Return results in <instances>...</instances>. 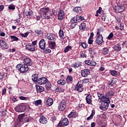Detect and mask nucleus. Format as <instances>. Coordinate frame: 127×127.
<instances>
[{"label":"nucleus","instance_id":"nucleus-53","mask_svg":"<svg viewBox=\"0 0 127 127\" xmlns=\"http://www.w3.org/2000/svg\"><path fill=\"white\" fill-rule=\"evenodd\" d=\"M96 65H97V63H96V62H95L94 61H91L89 66H92V67H94V66H96Z\"/></svg>","mask_w":127,"mask_h":127},{"label":"nucleus","instance_id":"nucleus-38","mask_svg":"<svg viewBox=\"0 0 127 127\" xmlns=\"http://www.w3.org/2000/svg\"><path fill=\"white\" fill-rule=\"evenodd\" d=\"M57 83L59 85H63V86H64V85L66 84V80L64 79H60L58 81Z\"/></svg>","mask_w":127,"mask_h":127},{"label":"nucleus","instance_id":"nucleus-39","mask_svg":"<svg viewBox=\"0 0 127 127\" xmlns=\"http://www.w3.org/2000/svg\"><path fill=\"white\" fill-rule=\"evenodd\" d=\"M41 104H42V100H41V99L36 100L34 102L35 106H39V105H41Z\"/></svg>","mask_w":127,"mask_h":127},{"label":"nucleus","instance_id":"nucleus-28","mask_svg":"<svg viewBox=\"0 0 127 127\" xmlns=\"http://www.w3.org/2000/svg\"><path fill=\"white\" fill-rule=\"evenodd\" d=\"M97 96L99 99H102L103 101L105 100H109V99L106 98V95L103 94L102 93L97 92Z\"/></svg>","mask_w":127,"mask_h":127},{"label":"nucleus","instance_id":"nucleus-15","mask_svg":"<svg viewBox=\"0 0 127 127\" xmlns=\"http://www.w3.org/2000/svg\"><path fill=\"white\" fill-rule=\"evenodd\" d=\"M114 95H115V91L114 90H109L105 94V98L110 100Z\"/></svg>","mask_w":127,"mask_h":127},{"label":"nucleus","instance_id":"nucleus-2","mask_svg":"<svg viewBox=\"0 0 127 127\" xmlns=\"http://www.w3.org/2000/svg\"><path fill=\"white\" fill-rule=\"evenodd\" d=\"M16 69L18 70L20 73H26L28 70H29V68L28 66L24 64H19L16 66Z\"/></svg>","mask_w":127,"mask_h":127},{"label":"nucleus","instance_id":"nucleus-48","mask_svg":"<svg viewBox=\"0 0 127 127\" xmlns=\"http://www.w3.org/2000/svg\"><path fill=\"white\" fill-rule=\"evenodd\" d=\"M10 38L13 40V41H18L19 39L15 36H10Z\"/></svg>","mask_w":127,"mask_h":127},{"label":"nucleus","instance_id":"nucleus-42","mask_svg":"<svg viewBox=\"0 0 127 127\" xmlns=\"http://www.w3.org/2000/svg\"><path fill=\"white\" fill-rule=\"evenodd\" d=\"M8 8L9 10H14L15 9V5L13 4H10L9 5Z\"/></svg>","mask_w":127,"mask_h":127},{"label":"nucleus","instance_id":"nucleus-33","mask_svg":"<svg viewBox=\"0 0 127 127\" xmlns=\"http://www.w3.org/2000/svg\"><path fill=\"white\" fill-rule=\"evenodd\" d=\"M59 35L61 39H64L65 38V36H64V31H63V30H60L59 32Z\"/></svg>","mask_w":127,"mask_h":127},{"label":"nucleus","instance_id":"nucleus-17","mask_svg":"<svg viewBox=\"0 0 127 127\" xmlns=\"http://www.w3.org/2000/svg\"><path fill=\"white\" fill-rule=\"evenodd\" d=\"M64 16H65V13L64 12V10H63V9L60 10L59 11V14L58 15V18L59 20H63Z\"/></svg>","mask_w":127,"mask_h":127},{"label":"nucleus","instance_id":"nucleus-12","mask_svg":"<svg viewBox=\"0 0 127 127\" xmlns=\"http://www.w3.org/2000/svg\"><path fill=\"white\" fill-rule=\"evenodd\" d=\"M82 77H83L84 78H86V77H88L90 74H91V72L90 71V69H84L80 71Z\"/></svg>","mask_w":127,"mask_h":127},{"label":"nucleus","instance_id":"nucleus-20","mask_svg":"<svg viewBox=\"0 0 127 127\" xmlns=\"http://www.w3.org/2000/svg\"><path fill=\"white\" fill-rule=\"evenodd\" d=\"M85 100L86 101L87 104L88 105H92L93 103V100H92V95L89 94L85 97Z\"/></svg>","mask_w":127,"mask_h":127},{"label":"nucleus","instance_id":"nucleus-41","mask_svg":"<svg viewBox=\"0 0 127 127\" xmlns=\"http://www.w3.org/2000/svg\"><path fill=\"white\" fill-rule=\"evenodd\" d=\"M102 54H104V55H107V54L109 53V49L107 48H104L102 50Z\"/></svg>","mask_w":127,"mask_h":127},{"label":"nucleus","instance_id":"nucleus-55","mask_svg":"<svg viewBox=\"0 0 127 127\" xmlns=\"http://www.w3.org/2000/svg\"><path fill=\"white\" fill-rule=\"evenodd\" d=\"M35 32H36V33H37L39 35H41V34H42V33H43V32H42V30H35Z\"/></svg>","mask_w":127,"mask_h":127},{"label":"nucleus","instance_id":"nucleus-7","mask_svg":"<svg viewBox=\"0 0 127 127\" xmlns=\"http://www.w3.org/2000/svg\"><path fill=\"white\" fill-rule=\"evenodd\" d=\"M126 8V6L125 5H117L114 7V9L116 12H123L124 10H125Z\"/></svg>","mask_w":127,"mask_h":127},{"label":"nucleus","instance_id":"nucleus-34","mask_svg":"<svg viewBox=\"0 0 127 127\" xmlns=\"http://www.w3.org/2000/svg\"><path fill=\"white\" fill-rule=\"evenodd\" d=\"M80 65H81V64H80L79 62H77L73 63V64H71V67H73V68L76 69L77 68H79V67H80Z\"/></svg>","mask_w":127,"mask_h":127},{"label":"nucleus","instance_id":"nucleus-22","mask_svg":"<svg viewBox=\"0 0 127 127\" xmlns=\"http://www.w3.org/2000/svg\"><path fill=\"white\" fill-rule=\"evenodd\" d=\"M48 44L51 49H55V47H56V42L55 40L49 41Z\"/></svg>","mask_w":127,"mask_h":127},{"label":"nucleus","instance_id":"nucleus-10","mask_svg":"<svg viewBox=\"0 0 127 127\" xmlns=\"http://www.w3.org/2000/svg\"><path fill=\"white\" fill-rule=\"evenodd\" d=\"M15 111L17 113H22L25 111V105H19L14 108Z\"/></svg>","mask_w":127,"mask_h":127},{"label":"nucleus","instance_id":"nucleus-21","mask_svg":"<svg viewBox=\"0 0 127 127\" xmlns=\"http://www.w3.org/2000/svg\"><path fill=\"white\" fill-rule=\"evenodd\" d=\"M26 49L27 50H29V51H31V52H34L35 51V46L28 44V45H26Z\"/></svg>","mask_w":127,"mask_h":127},{"label":"nucleus","instance_id":"nucleus-3","mask_svg":"<svg viewBox=\"0 0 127 127\" xmlns=\"http://www.w3.org/2000/svg\"><path fill=\"white\" fill-rule=\"evenodd\" d=\"M111 103V100L108 99H105L103 100V101L102 102L101 104V106L99 107L100 110H101L102 111H107L109 108V105H110V103Z\"/></svg>","mask_w":127,"mask_h":127},{"label":"nucleus","instance_id":"nucleus-31","mask_svg":"<svg viewBox=\"0 0 127 127\" xmlns=\"http://www.w3.org/2000/svg\"><path fill=\"white\" fill-rule=\"evenodd\" d=\"M39 122L40 124H47V119H46L44 116H41L39 119Z\"/></svg>","mask_w":127,"mask_h":127},{"label":"nucleus","instance_id":"nucleus-43","mask_svg":"<svg viewBox=\"0 0 127 127\" xmlns=\"http://www.w3.org/2000/svg\"><path fill=\"white\" fill-rule=\"evenodd\" d=\"M71 49H72V47H71V46H67L64 50V53H67V52H69V51Z\"/></svg>","mask_w":127,"mask_h":127},{"label":"nucleus","instance_id":"nucleus-44","mask_svg":"<svg viewBox=\"0 0 127 127\" xmlns=\"http://www.w3.org/2000/svg\"><path fill=\"white\" fill-rule=\"evenodd\" d=\"M29 33H30V32H29V31H27L26 33H25L24 34L20 33V36H21V37H24V38H25L27 37V36H28V34H29Z\"/></svg>","mask_w":127,"mask_h":127},{"label":"nucleus","instance_id":"nucleus-40","mask_svg":"<svg viewBox=\"0 0 127 127\" xmlns=\"http://www.w3.org/2000/svg\"><path fill=\"white\" fill-rule=\"evenodd\" d=\"M7 76V74L4 72H0V80H2Z\"/></svg>","mask_w":127,"mask_h":127},{"label":"nucleus","instance_id":"nucleus-26","mask_svg":"<svg viewBox=\"0 0 127 127\" xmlns=\"http://www.w3.org/2000/svg\"><path fill=\"white\" fill-rule=\"evenodd\" d=\"M96 43L98 45H101L103 42H104V40L103 39L102 37H97L95 40Z\"/></svg>","mask_w":127,"mask_h":127},{"label":"nucleus","instance_id":"nucleus-23","mask_svg":"<svg viewBox=\"0 0 127 127\" xmlns=\"http://www.w3.org/2000/svg\"><path fill=\"white\" fill-rule=\"evenodd\" d=\"M98 49V47H93L89 48L88 49V52L89 54H91V55H94V54H96V50Z\"/></svg>","mask_w":127,"mask_h":127},{"label":"nucleus","instance_id":"nucleus-51","mask_svg":"<svg viewBox=\"0 0 127 127\" xmlns=\"http://www.w3.org/2000/svg\"><path fill=\"white\" fill-rule=\"evenodd\" d=\"M114 37V33L111 32L110 33L109 36L107 37V39H108V40H111V39Z\"/></svg>","mask_w":127,"mask_h":127},{"label":"nucleus","instance_id":"nucleus-5","mask_svg":"<svg viewBox=\"0 0 127 127\" xmlns=\"http://www.w3.org/2000/svg\"><path fill=\"white\" fill-rule=\"evenodd\" d=\"M66 105H67V103L66 102V100H63L59 104L58 106V109L60 112H63V111H65V109H66Z\"/></svg>","mask_w":127,"mask_h":127},{"label":"nucleus","instance_id":"nucleus-47","mask_svg":"<svg viewBox=\"0 0 127 127\" xmlns=\"http://www.w3.org/2000/svg\"><path fill=\"white\" fill-rule=\"evenodd\" d=\"M111 75L112 76H117L118 75V71L116 70H110Z\"/></svg>","mask_w":127,"mask_h":127},{"label":"nucleus","instance_id":"nucleus-25","mask_svg":"<svg viewBox=\"0 0 127 127\" xmlns=\"http://www.w3.org/2000/svg\"><path fill=\"white\" fill-rule=\"evenodd\" d=\"M36 90L38 93H42V92H44V90L45 89L41 86H39L38 85H36Z\"/></svg>","mask_w":127,"mask_h":127},{"label":"nucleus","instance_id":"nucleus-24","mask_svg":"<svg viewBox=\"0 0 127 127\" xmlns=\"http://www.w3.org/2000/svg\"><path fill=\"white\" fill-rule=\"evenodd\" d=\"M53 99L50 97H48L47 99H46V105L47 106L50 107V106H52V105H53Z\"/></svg>","mask_w":127,"mask_h":127},{"label":"nucleus","instance_id":"nucleus-11","mask_svg":"<svg viewBox=\"0 0 127 127\" xmlns=\"http://www.w3.org/2000/svg\"><path fill=\"white\" fill-rule=\"evenodd\" d=\"M38 45L40 49H42V50H44L46 47V42H45V40L44 39H42L40 40Z\"/></svg>","mask_w":127,"mask_h":127},{"label":"nucleus","instance_id":"nucleus-4","mask_svg":"<svg viewBox=\"0 0 127 127\" xmlns=\"http://www.w3.org/2000/svg\"><path fill=\"white\" fill-rule=\"evenodd\" d=\"M75 91H77L78 93H82L84 90V87H83V83L82 81H79L76 85L74 86Z\"/></svg>","mask_w":127,"mask_h":127},{"label":"nucleus","instance_id":"nucleus-62","mask_svg":"<svg viewBox=\"0 0 127 127\" xmlns=\"http://www.w3.org/2000/svg\"><path fill=\"white\" fill-rule=\"evenodd\" d=\"M91 61H92L86 60V61H85V64H87V65H89L90 66Z\"/></svg>","mask_w":127,"mask_h":127},{"label":"nucleus","instance_id":"nucleus-14","mask_svg":"<svg viewBox=\"0 0 127 127\" xmlns=\"http://www.w3.org/2000/svg\"><path fill=\"white\" fill-rule=\"evenodd\" d=\"M48 82V79L46 77H40L38 78L37 82L39 85H44Z\"/></svg>","mask_w":127,"mask_h":127},{"label":"nucleus","instance_id":"nucleus-60","mask_svg":"<svg viewBox=\"0 0 127 127\" xmlns=\"http://www.w3.org/2000/svg\"><path fill=\"white\" fill-rule=\"evenodd\" d=\"M5 93H6V88H5L2 90V96H4Z\"/></svg>","mask_w":127,"mask_h":127},{"label":"nucleus","instance_id":"nucleus-16","mask_svg":"<svg viewBox=\"0 0 127 127\" xmlns=\"http://www.w3.org/2000/svg\"><path fill=\"white\" fill-rule=\"evenodd\" d=\"M46 38L48 40H50V41L56 40V34L54 33L48 34Z\"/></svg>","mask_w":127,"mask_h":127},{"label":"nucleus","instance_id":"nucleus-61","mask_svg":"<svg viewBox=\"0 0 127 127\" xmlns=\"http://www.w3.org/2000/svg\"><path fill=\"white\" fill-rule=\"evenodd\" d=\"M28 122H29V118L27 117L24 119L23 123H28Z\"/></svg>","mask_w":127,"mask_h":127},{"label":"nucleus","instance_id":"nucleus-37","mask_svg":"<svg viewBox=\"0 0 127 127\" xmlns=\"http://www.w3.org/2000/svg\"><path fill=\"white\" fill-rule=\"evenodd\" d=\"M73 11L74 12L79 13V12H82V9L81 7H75L73 8Z\"/></svg>","mask_w":127,"mask_h":127},{"label":"nucleus","instance_id":"nucleus-27","mask_svg":"<svg viewBox=\"0 0 127 127\" xmlns=\"http://www.w3.org/2000/svg\"><path fill=\"white\" fill-rule=\"evenodd\" d=\"M32 80L34 83H37L38 82V74L35 73L31 76Z\"/></svg>","mask_w":127,"mask_h":127},{"label":"nucleus","instance_id":"nucleus-30","mask_svg":"<svg viewBox=\"0 0 127 127\" xmlns=\"http://www.w3.org/2000/svg\"><path fill=\"white\" fill-rule=\"evenodd\" d=\"M113 48L115 51H121L122 50V46H121V44H117L113 46Z\"/></svg>","mask_w":127,"mask_h":127},{"label":"nucleus","instance_id":"nucleus-45","mask_svg":"<svg viewBox=\"0 0 127 127\" xmlns=\"http://www.w3.org/2000/svg\"><path fill=\"white\" fill-rule=\"evenodd\" d=\"M98 31L97 32V37H103V35L101 34V32H102V31L101 30V29H97Z\"/></svg>","mask_w":127,"mask_h":127},{"label":"nucleus","instance_id":"nucleus-58","mask_svg":"<svg viewBox=\"0 0 127 127\" xmlns=\"http://www.w3.org/2000/svg\"><path fill=\"white\" fill-rule=\"evenodd\" d=\"M44 52H45L46 54L51 53V50L46 48L44 50Z\"/></svg>","mask_w":127,"mask_h":127},{"label":"nucleus","instance_id":"nucleus-52","mask_svg":"<svg viewBox=\"0 0 127 127\" xmlns=\"http://www.w3.org/2000/svg\"><path fill=\"white\" fill-rule=\"evenodd\" d=\"M80 57L81 58H87V55L86 53L82 52L80 54Z\"/></svg>","mask_w":127,"mask_h":127},{"label":"nucleus","instance_id":"nucleus-50","mask_svg":"<svg viewBox=\"0 0 127 127\" xmlns=\"http://www.w3.org/2000/svg\"><path fill=\"white\" fill-rule=\"evenodd\" d=\"M19 99H20V100H21L22 101H27V100H29V97L20 96Z\"/></svg>","mask_w":127,"mask_h":127},{"label":"nucleus","instance_id":"nucleus-36","mask_svg":"<svg viewBox=\"0 0 127 127\" xmlns=\"http://www.w3.org/2000/svg\"><path fill=\"white\" fill-rule=\"evenodd\" d=\"M66 81L68 83L73 82V76L71 75H67L66 78Z\"/></svg>","mask_w":127,"mask_h":127},{"label":"nucleus","instance_id":"nucleus-29","mask_svg":"<svg viewBox=\"0 0 127 127\" xmlns=\"http://www.w3.org/2000/svg\"><path fill=\"white\" fill-rule=\"evenodd\" d=\"M54 90L56 92H58V93H63L64 92V90L62 89V88L56 86L54 85Z\"/></svg>","mask_w":127,"mask_h":127},{"label":"nucleus","instance_id":"nucleus-13","mask_svg":"<svg viewBox=\"0 0 127 127\" xmlns=\"http://www.w3.org/2000/svg\"><path fill=\"white\" fill-rule=\"evenodd\" d=\"M79 116V114L76 112V111L75 110H72L70 114H69L67 115V118H68V119H71L72 118V119H76L77 118V117H78Z\"/></svg>","mask_w":127,"mask_h":127},{"label":"nucleus","instance_id":"nucleus-49","mask_svg":"<svg viewBox=\"0 0 127 127\" xmlns=\"http://www.w3.org/2000/svg\"><path fill=\"white\" fill-rule=\"evenodd\" d=\"M81 46L82 48H84V49H86V48L88 47V45L86 43L82 42L81 43Z\"/></svg>","mask_w":127,"mask_h":127},{"label":"nucleus","instance_id":"nucleus-1","mask_svg":"<svg viewBox=\"0 0 127 127\" xmlns=\"http://www.w3.org/2000/svg\"><path fill=\"white\" fill-rule=\"evenodd\" d=\"M43 19H50V16L47 15V13L50 11L49 7H43L40 10Z\"/></svg>","mask_w":127,"mask_h":127},{"label":"nucleus","instance_id":"nucleus-35","mask_svg":"<svg viewBox=\"0 0 127 127\" xmlns=\"http://www.w3.org/2000/svg\"><path fill=\"white\" fill-rule=\"evenodd\" d=\"M79 29L82 31H84L85 29H86V23H82L79 25Z\"/></svg>","mask_w":127,"mask_h":127},{"label":"nucleus","instance_id":"nucleus-19","mask_svg":"<svg viewBox=\"0 0 127 127\" xmlns=\"http://www.w3.org/2000/svg\"><path fill=\"white\" fill-rule=\"evenodd\" d=\"M24 116H25V115L22 114L18 116V125H23V119Z\"/></svg>","mask_w":127,"mask_h":127},{"label":"nucleus","instance_id":"nucleus-57","mask_svg":"<svg viewBox=\"0 0 127 127\" xmlns=\"http://www.w3.org/2000/svg\"><path fill=\"white\" fill-rule=\"evenodd\" d=\"M93 42H94V40H93V39L89 38L88 40V44H89L90 45H92V44H93Z\"/></svg>","mask_w":127,"mask_h":127},{"label":"nucleus","instance_id":"nucleus-54","mask_svg":"<svg viewBox=\"0 0 127 127\" xmlns=\"http://www.w3.org/2000/svg\"><path fill=\"white\" fill-rule=\"evenodd\" d=\"M101 18L102 20H103V21H106V18H107V16L106 15V14H105V13H102Z\"/></svg>","mask_w":127,"mask_h":127},{"label":"nucleus","instance_id":"nucleus-9","mask_svg":"<svg viewBox=\"0 0 127 127\" xmlns=\"http://www.w3.org/2000/svg\"><path fill=\"white\" fill-rule=\"evenodd\" d=\"M69 125V120L68 119L64 118L62 121H60L58 125V127H67Z\"/></svg>","mask_w":127,"mask_h":127},{"label":"nucleus","instance_id":"nucleus-32","mask_svg":"<svg viewBox=\"0 0 127 127\" xmlns=\"http://www.w3.org/2000/svg\"><path fill=\"white\" fill-rule=\"evenodd\" d=\"M73 18L70 20L71 25H70V28L71 29H73V28H75L76 27V25H77V22H76V21H74L73 22Z\"/></svg>","mask_w":127,"mask_h":127},{"label":"nucleus","instance_id":"nucleus-46","mask_svg":"<svg viewBox=\"0 0 127 127\" xmlns=\"http://www.w3.org/2000/svg\"><path fill=\"white\" fill-rule=\"evenodd\" d=\"M90 81H91L90 78H85L82 80V84H87V83H90Z\"/></svg>","mask_w":127,"mask_h":127},{"label":"nucleus","instance_id":"nucleus-18","mask_svg":"<svg viewBox=\"0 0 127 127\" xmlns=\"http://www.w3.org/2000/svg\"><path fill=\"white\" fill-rule=\"evenodd\" d=\"M24 64L26 65L28 67V66H31L32 65V61L31 59L29 58H26L23 60Z\"/></svg>","mask_w":127,"mask_h":127},{"label":"nucleus","instance_id":"nucleus-8","mask_svg":"<svg viewBox=\"0 0 127 127\" xmlns=\"http://www.w3.org/2000/svg\"><path fill=\"white\" fill-rule=\"evenodd\" d=\"M0 47L1 48V49L5 50L6 49H8L9 46H8V44H7V43H6L5 41L0 40Z\"/></svg>","mask_w":127,"mask_h":127},{"label":"nucleus","instance_id":"nucleus-64","mask_svg":"<svg viewBox=\"0 0 127 127\" xmlns=\"http://www.w3.org/2000/svg\"><path fill=\"white\" fill-rule=\"evenodd\" d=\"M122 45L123 46H125L126 48L127 49V41H125V42H124L122 44Z\"/></svg>","mask_w":127,"mask_h":127},{"label":"nucleus","instance_id":"nucleus-63","mask_svg":"<svg viewBox=\"0 0 127 127\" xmlns=\"http://www.w3.org/2000/svg\"><path fill=\"white\" fill-rule=\"evenodd\" d=\"M93 118H94L93 116L90 115L89 117H87L86 118V121H91V120H93Z\"/></svg>","mask_w":127,"mask_h":127},{"label":"nucleus","instance_id":"nucleus-6","mask_svg":"<svg viewBox=\"0 0 127 127\" xmlns=\"http://www.w3.org/2000/svg\"><path fill=\"white\" fill-rule=\"evenodd\" d=\"M72 22L75 21L76 22H80V21H83L85 20V17L83 15H77L76 16H74L72 18Z\"/></svg>","mask_w":127,"mask_h":127},{"label":"nucleus","instance_id":"nucleus-56","mask_svg":"<svg viewBox=\"0 0 127 127\" xmlns=\"http://www.w3.org/2000/svg\"><path fill=\"white\" fill-rule=\"evenodd\" d=\"M107 84L109 86H111V85H113V84H116V83L114 82V80L113 79H112L108 82Z\"/></svg>","mask_w":127,"mask_h":127},{"label":"nucleus","instance_id":"nucleus-59","mask_svg":"<svg viewBox=\"0 0 127 127\" xmlns=\"http://www.w3.org/2000/svg\"><path fill=\"white\" fill-rule=\"evenodd\" d=\"M120 30H123L125 28V26H124V23H121L119 24Z\"/></svg>","mask_w":127,"mask_h":127}]
</instances>
